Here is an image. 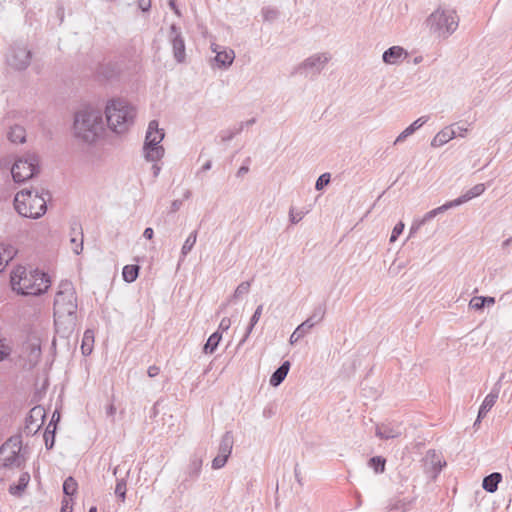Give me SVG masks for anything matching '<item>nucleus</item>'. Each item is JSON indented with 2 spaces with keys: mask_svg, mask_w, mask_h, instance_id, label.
Masks as SVG:
<instances>
[{
  "mask_svg": "<svg viewBox=\"0 0 512 512\" xmlns=\"http://www.w3.org/2000/svg\"><path fill=\"white\" fill-rule=\"evenodd\" d=\"M77 320V297L71 282L63 281L59 285L54 299V324L58 333H71Z\"/></svg>",
  "mask_w": 512,
  "mask_h": 512,
  "instance_id": "obj_1",
  "label": "nucleus"
},
{
  "mask_svg": "<svg viewBox=\"0 0 512 512\" xmlns=\"http://www.w3.org/2000/svg\"><path fill=\"white\" fill-rule=\"evenodd\" d=\"M50 285L49 276L39 269L18 266L11 273L12 289L21 295L36 296L43 294Z\"/></svg>",
  "mask_w": 512,
  "mask_h": 512,
  "instance_id": "obj_2",
  "label": "nucleus"
},
{
  "mask_svg": "<svg viewBox=\"0 0 512 512\" xmlns=\"http://www.w3.org/2000/svg\"><path fill=\"white\" fill-rule=\"evenodd\" d=\"M104 122L102 112L94 107H84L74 115L73 135L78 140L92 144L102 134Z\"/></svg>",
  "mask_w": 512,
  "mask_h": 512,
  "instance_id": "obj_3",
  "label": "nucleus"
},
{
  "mask_svg": "<svg viewBox=\"0 0 512 512\" xmlns=\"http://www.w3.org/2000/svg\"><path fill=\"white\" fill-rule=\"evenodd\" d=\"M429 33L439 39L449 38L459 26V16L456 10L439 6L425 20Z\"/></svg>",
  "mask_w": 512,
  "mask_h": 512,
  "instance_id": "obj_4",
  "label": "nucleus"
},
{
  "mask_svg": "<svg viewBox=\"0 0 512 512\" xmlns=\"http://www.w3.org/2000/svg\"><path fill=\"white\" fill-rule=\"evenodd\" d=\"M48 192L23 189L14 198V208L23 217L38 219L47 211Z\"/></svg>",
  "mask_w": 512,
  "mask_h": 512,
  "instance_id": "obj_5",
  "label": "nucleus"
},
{
  "mask_svg": "<svg viewBox=\"0 0 512 512\" xmlns=\"http://www.w3.org/2000/svg\"><path fill=\"white\" fill-rule=\"evenodd\" d=\"M105 115L108 127L113 132L122 134L133 124L135 109L125 100L115 99L107 103Z\"/></svg>",
  "mask_w": 512,
  "mask_h": 512,
  "instance_id": "obj_6",
  "label": "nucleus"
},
{
  "mask_svg": "<svg viewBox=\"0 0 512 512\" xmlns=\"http://www.w3.org/2000/svg\"><path fill=\"white\" fill-rule=\"evenodd\" d=\"M165 136L164 130L159 128L157 120H152L148 124L143 145V156L148 162H158L165 154V149L161 145Z\"/></svg>",
  "mask_w": 512,
  "mask_h": 512,
  "instance_id": "obj_7",
  "label": "nucleus"
},
{
  "mask_svg": "<svg viewBox=\"0 0 512 512\" xmlns=\"http://www.w3.org/2000/svg\"><path fill=\"white\" fill-rule=\"evenodd\" d=\"M26 461L22 453V438L20 435L10 437L0 447V467L20 468Z\"/></svg>",
  "mask_w": 512,
  "mask_h": 512,
  "instance_id": "obj_8",
  "label": "nucleus"
},
{
  "mask_svg": "<svg viewBox=\"0 0 512 512\" xmlns=\"http://www.w3.org/2000/svg\"><path fill=\"white\" fill-rule=\"evenodd\" d=\"M39 170L38 156L35 153H27L15 160L11 174L15 182L22 183L37 175Z\"/></svg>",
  "mask_w": 512,
  "mask_h": 512,
  "instance_id": "obj_9",
  "label": "nucleus"
},
{
  "mask_svg": "<svg viewBox=\"0 0 512 512\" xmlns=\"http://www.w3.org/2000/svg\"><path fill=\"white\" fill-rule=\"evenodd\" d=\"M32 52L24 43H14L6 54L7 65L16 71L27 69L31 63Z\"/></svg>",
  "mask_w": 512,
  "mask_h": 512,
  "instance_id": "obj_10",
  "label": "nucleus"
},
{
  "mask_svg": "<svg viewBox=\"0 0 512 512\" xmlns=\"http://www.w3.org/2000/svg\"><path fill=\"white\" fill-rule=\"evenodd\" d=\"M326 314V307L324 305L317 306L310 317L304 322L297 326L294 332L291 334L289 342L290 344L297 343L301 338L309 333V331L318 323H320Z\"/></svg>",
  "mask_w": 512,
  "mask_h": 512,
  "instance_id": "obj_11",
  "label": "nucleus"
},
{
  "mask_svg": "<svg viewBox=\"0 0 512 512\" xmlns=\"http://www.w3.org/2000/svg\"><path fill=\"white\" fill-rule=\"evenodd\" d=\"M210 48L216 54L214 61L217 67L226 69L232 65L235 59V52L232 49L222 47L216 43H212Z\"/></svg>",
  "mask_w": 512,
  "mask_h": 512,
  "instance_id": "obj_12",
  "label": "nucleus"
},
{
  "mask_svg": "<svg viewBox=\"0 0 512 512\" xmlns=\"http://www.w3.org/2000/svg\"><path fill=\"white\" fill-rule=\"evenodd\" d=\"M403 426L401 423L389 422L376 426L375 435L382 440L395 439L402 435Z\"/></svg>",
  "mask_w": 512,
  "mask_h": 512,
  "instance_id": "obj_13",
  "label": "nucleus"
},
{
  "mask_svg": "<svg viewBox=\"0 0 512 512\" xmlns=\"http://www.w3.org/2000/svg\"><path fill=\"white\" fill-rule=\"evenodd\" d=\"M170 36L171 43L173 48L174 58L178 63H181L185 59V43L184 39L181 36V32L176 27V25H171L170 27Z\"/></svg>",
  "mask_w": 512,
  "mask_h": 512,
  "instance_id": "obj_14",
  "label": "nucleus"
},
{
  "mask_svg": "<svg viewBox=\"0 0 512 512\" xmlns=\"http://www.w3.org/2000/svg\"><path fill=\"white\" fill-rule=\"evenodd\" d=\"M330 59L331 56L328 53H317L308 57L301 64V67L313 73H319L324 69Z\"/></svg>",
  "mask_w": 512,
  "mask_h": 512,
  "instance_id": "obj_15",
  "label": "nucleus"
},
{
  "mask_svg": "<svg viewBox=\"0 0 512 512\" xmlns=\"http://www.w3.org/2000/svg\"><path fill=\"white\" fill-rule=\"evenodd\" d=\"M23 353L31 367L35 366L41 358V344L39 339H30L23 347Z\"/></svg>",
  "mask_w": 512,
  "mask_h": 512,
  "instance_id": "obj_16",
  "label": "nucleus"
},
{
  "mask_svg": "<svg viewBox=\"0 0 512 512\" xmlns=\"http://www.w3.org/2000/svg\"><path fill=\"white\" fill-rule=\"evenodd\" d=\"M408 56L407 51L401 46H392L384 51L382 60L387 65H398Z\"/></svg>",
  "mask_w": 512,
  "mask_h": 512,
  "instance_id": "obj_17",
  "label": "nucleus"
},
{
  "mask_svg": "<svg viewBox=\"0 0 512 512\" xmlns=\"http://www.w3.org/2000/svg\"><path fill=\"white\" fill-rule=\"evenodd\" d=\"M499 391L493 390L491 391L484 399L482 405L479 408L477 419L474 423V426H476L478 423H480L481 419L486 416V414L490 411V409L494 406L496 403V400L498 398Z\"/></svg>",
  "mask_w": 512,
  "mask_h": 512,
  "instance_id": "obj_18",
  "label": "nucleus"
},
{
  "mask_svg": "<svg viewBox=\"0 0 512 512\" xmlns=\"http://www.w3.org/2000/svg\"><path fill=\"white\" fill-rule=\"evenodd\" d=\"M456 131L451 127H445L439 131L431 141L432 147H441L456 137Z\"/></svg>",
  "mask_w": 512,
  "mask_h": 512,
  "instance_id": "obj_19",
  "label": "nucleus"
},
{
  "mask_svg": "<svg viewBox=\"0 0 512 512\" xmlns=\"http://www.w3.org/2000/svg\"><path fill=\"white\" fill-rule=\"evenodd\" d=\"M485 189H486V187L484 184H482V183L476 184L475 186H473L472 188L467 190L464 194H462L461 196H459L458 198H456L454 200L457 203V206H460V205L470 201L471 199L482 195L484 193Z\"/></svg>",
  "mask_w": 512,
  "mask_h": 512,
  "instance_id": "obj_20",
  "label": "nucleus"
},
{
  "mask_svg": "<svg viewBox=\"0 0 512 512\" xmlns=\"http://www.w3.org/2000/svg\"><path fill=\"white\" fill-rule=\"evenodd\" d=\"M17 250L9 244L0 243V272L15 257Z\"/></svg>",
  "mask_w": 512,
  "mask_h": 512,
  "instance_id": "obj_21",
  "label": "nucleus"
},
{
  "mask_svg": "<svg viewBox=\"0 0 512 512\" xmlns=\"http://www.w3.org/2000/svg\"><path fill=\"white\" fill-rule=\"evenodd\" d=\"M290 369V362L285 361L278 367L270 377V385L273 387L279 386L286 378Z\"/></svg>",
  "mask_w": 512,
  "mask_h": 512,
  "instance_id": "obj_22",
  "label": "nucleus"
},
{
  "mask_svg": "<svg viewBox=\"0 0 512 512\" xmlns=\"http://www.w3.org/2000/svg\"><path fill=\"white\" fill-rule=\"evenodd\" d=\"M202 469V460L199 457H192L186 468L185 475L187 480H195L200 475Z\"/></svg>",
  "mask_w": 512,
  "mask_h": 512,
  "instance_id": "obj_23",
  "label": "nucleus"
},
{
  "mask_svg": "<svg viewBox=\"0 0 512 512\" xmlns=\"http://www.w3.org/2000/svg\"><path fill=\"white\" fill-rule=\"evenodd\" d=\"M74 235L70 239L72 250L75 254L79 255L83 249V234L79 224H74L71 228Z\"/></svg>",
  "mask_w": 512,
  "mask_h": 512,
  "instance_id": "obj_24",
  "label": "nucleus"
},
{
  "mask_svg": "<svg viewBox=\"0 0 512 512\" xmlns=\"http://www.w3.org/2000/svg\"><path fill=\"white\" fill-rule=\"evenodd\" d=\"M234 437L231 431H227L221 438L218 454H222L226 457H230L233 449Z\"/></svg>",
  "mask_w": 512,
  "mask_h": 512,
  "instance_id": "obj_25",
  "label": "nucleus"
},
{
  "mask_svg": "<svg viewBox=\"0 0 512 512\" xmlns=\"http://www.w3.org/2000/svg\"><path fill=\"white\" fill-rule=\"evenodd\" d=\"M502 480V475L494 472L483 479V489L489 493H494L497 490L498 484Z\"/></svg>",
  "mask_w": 512,
  "mask_h": 512,
  "instance_id": "obj_26",
  "label": "nucleus"
},
{
  "mask_svg": "<svg viewBox=\"0 0 512 512\" xmlns=\"http://www.w3.org/2000/svg\"><path fill=\"white\" fill-rule=\"evenodd\" d=\"M7 137L12 143H24L26 141V131L24 127L14 125L10 127Z\"/></svg>",
  "mask_w": 512,
  "mask_h": 512,
  "instance_id": "obj_27",
  "label": "nucleus"
},
{
  "mask_svg": "<svg viewBox=\"0 0 512 512\" xmlns=\"http://www.w3.org/2000/svg\"><path fill=\"white\" fill-rule=\"evenodd\" d=\"M29 481L30 474L28 472L22 473L18 479V483L10 486L9 492L15 496L21 495L22 492L26 489Z\"/></svg>",
  "mask_w": 512,
  "mask_h": 512,
  "instance_id": "obj_28",
  "label": "nucleus"
},
{
  "mask_svg": "<svg viewBox=\"0 0 512 512\" xmlns=\"http://www.w3.org/2000/svg\"><path fill=\"white\" fill-rule=\"evenodd\" d=\"M94 344V333L92 330H86L84 332L81 344L82 354L87 356L90 355L93 350Z\"/></svg>",
  "mask_w": 512,
  "mask_h": 512,
  "instance_id": "obj_29",
  "label": "nucleus"
},
{
  "mask_svg": "<svg viewBox=\"0 0 512 512\" xmlns=\"http://www.w3.org/2000/svg\"><path fill=\"white\" fill-rule=\"evenodd\" d=\"M221 339L222 335L218 331L211 334L203 347V352L205 354H213L217 349Z\"/></svg>",
  "mask_w": 512,
  "mask_h": 512,
  "instance_id": "obj_30",
  "label": "nucleus"
},
{
  "mask_svg": "<svg viewBox=\"0 0 512 512\" xmlns=\"http://www.w3.org/2000/svg\"><path fill=\"white\" fill-rule=\"evenodd\" d=\"M138 273H139V266L126 265L122 271L123 279L128 283H132L137 279Z\"/></svg>",
  "mask_w": 512,
  "mask_h": 512,
  "instance_id": "obj_31",
  "label": "nucleus"
},
{
  "mask_svg": "<svg viewBox=\"0 0 512 512\" xmlns=\"http://www.w3.org/2000/svg\"><path fill=\"white\" fill-rule=\"evenodd\" d=\"M197 241V231H193L185 240L182 248H181V260H183L187 254L192 250L195 243Z\"/></svg>",
  "mask_w": 512,
  "mask_h": 512,
  "instance_id": "obj_32",
  "label": "nucleus"
},
{
  "mask_svg": "<svg viewBox=\"0 0 512 512\" xmlns=\"http://www.w3.org/2000/svg\"><path fill=\"white\" fill-rule=\"evenodd\" d=\"M77 488H78V484L73 477L69 476L68 478L65 479V481L63 483V492L65 495H67V496L74 495L77 491Z\"/></svg>",
  "mask_w": 512,
  "mask_h": 512,
  "instance_id": "obj_33",
  "label": "nucleus"
},
{
  "mask_svg": "<svg viewBox=\"0 0 512 512\" xmlns=\"http://www.w3.org/2000/svg\"><path fill=\"white\" fill-rule=\"evenodd\" d=\"M410 502L404 499L395 500L389 505L392 512H405L409 508Z\"/></svg>",
  "mask_w": 512,
  "mask_h": 512,
  "instance_id": "obj_34",
  "label": "nucleus"
},
{
  "mask_svg": "<svg viewBox=\"0 0 512 512\" xmlns=\"http://www.w3.org/2000/svg\"><path fill=\"white\" fill-rule=\"evenodd\" d=\"M279 12L276 8L273 7H264L262 9V17L264 21L273 22L277 19Z\"/></svg>",
  "mask_w": 512,
  "mask_h": 512,
  "instance_id": "obj_35",
  "label": "nucleus"
},
{
  "mask_svg": "<svg viewBox=\"0 0 512 512\" xmlns=\"http://www.w3.org/2000/svg\"><path fill=\"white\" fill-rule=\"evenodd\" d=\"M385 462L384 458L375 456L369 460V466L372 467L376 473L383 472L385 469Z\"/></svg>",
  "mask_w": 512,
  "mask_h": 512,
  "instance_id": "obj_36",
  "label": "nucleus"
},
{
  "mask_svg": "<svg viewBox=\"0 0 512 512\" xmlns=\"http://www.w3.org/2000/svg\"><path fill=\"white\" fill-rule=\"evenodd\" d=\"M251 283L249 281H244L240 283L237 288L235 289V292L233 294V298H240L241 296L247 294L250 290Z\"/></svg>",
  "mask_w": 512,
  "mask_h": 512,
  "instance_id": "obj_37",
  "label": "nucleus"
},
{
  "mask_svg": "<svg viewBox=\"0 0 512 512\" xmlns=\"http://www.w3.org/2000/svg\"><path fill=\"white\" fill-rule=\"evenodd\" d=\"M115 494L124 501L126 498V481L125 479H120L117 481L116 487H115Z\"/></svg>",
  "mask_w": 512,
  "mask_h": 512,
  "instance_id": "obj_38",
  "label": "nucleus"
},
{
  "mask_svg": "<svg viewBox=\"0 0 512 512\" xmlns=\"http://www.w3.org/2000/svg\"><path fill=\"white\" fill-rule=\"evenodd\" d=\"M330 178L331 176L329 173H323L322 175H320L316 181L315 189L318 191L322 190L325 186H327L330 183Z\"/></svg>",
  "mask_w": 512,
  "mask_h": 512,
  "instance_id": "obj_39",
  "label": "nucleus"
},
{
  "mask_svg": "<svg viewBox=\"0 0 512 512\" xmlns=\"http://www.w3.org/2000/svg\"><path fill=\"white\" fill-rule=\"evenodd\" d=\"M229 457H226L222 454H217V456L212 460V468L215 470L221 469L227 463Z\"/></svg>",
  "mask_w": 512,
  "mask_h": 512,
  "instance_id": "obj_40",
  "label": "nucleus"
},
{
  "mask_svg": "<svg viewBox=\"0 0 512 512\" xmlns=\"http://www.w3.org/2000/svg\"><path fill=\"white\" fill-rule=\"evenodd\" d=\"M485 306V299L482 296L473 297L469 302V307L474 310H481Z\"/></svg>",
  "mask_w": 512,
  "mask_h": 512,
  "instance_id": "obj_41",
  "label": "nucleus"
},
{
  "mask_svg": "<svg viewBox=\"0 0 512 512\" xmlns=\"http://www.w3.org/2000/svg\"><path fill=\"white\" fill-rule=\"evenodd\" d=\"M54 433H55V427L53 428V430H50L47 428L45 431L44 440H45V445H46L47 449H51L54 445V437H55Z\"/></svg>",
  "mask_w": 512,
  "mask_h": 512,
  "instance_id": "obj_42",
  "label": "nucleus"
},
{
  "mask_svg": "<svg viewBox=\"0 0 512 512\" xmlns=\"http://www.w3.org/2000/svg\"><path fill=\"white\" fill-rule=\"evenodd\" d=\"M404 223L403 222H398L393 230H392V233H391V236H390V242H395L397 240V238L399 237V235L402 234L403 230H404Z\"/></svg>",
  "mask_w": 512,
  "mask_h": 512,
  "instance_id": "obj_43",
  "label": "nucleus"
},
{
  "mask_svg": "<svg viewBox=\"0 0 512 512\" xmlns=\"http://www.w3.org/2000/svg\"><path fill=\"white\" fill-rule=\"evenodd\" d=\"M304 217V213L302 211H295L294 208H291L289 211V220L292 224H297Z\"/></svg>",
  "mask_w": 512,
  "mask_h": 512,
  "instance_id": "obj_44",
  "label": "nucleus"
},
{
  "mask_svg": "<svg viewBox=\"0 0 512 512\" xmlns=\"http://www.w3.org/2000/svg\"><path fill=\"white\" fill-rule=\"evenodd\" d=\"M453 207H457V203L455 202V200L448 201L445 204H443L442 206H439V207L433 209V211L435 212V214L437 216L439 214L446 212L448 209L453 208Z\"/></svg>",
  "mask_w": 512,
  "mask_h": 512,
  "instance_id": "obj_45",
  "label": "nucleus"
},
{
  "mask_svg": "<svg viewBox=\"0 0 512 512\" xmlns=\"http://www.w3.org/2000/svg\"><path fill=\"white\" fill-rule=\"evenodd\" d=\"M423 225V221L420 219H415L410 227L408 238L413 237Z\"/></svg>",
  "mask_w": 512,
  "mask_h": 512,
  "instance_id": "obj_46",
  "label": "nucleus"
},
{
  "mask_svg": "<svg viewBox=\"0 0 512 512\" xmlns=\"http://www.w3.org/2000/svg\"><path fill=\"white\" fill-rule=\"evenodd\" d=\"M263 311V305L260 304L254 311L252 317L250 318V323H252V326H255L258 321L260 320V317L262 315Z\"/></svg>",
  "mask_w": 512,
  "mask_h": 512,
  "instance_id": "obj_47",
  "label": "nucleus"
},
{
  "mask_svg": "<svg viewBox=\"0 0 512 512\" xmlns=\"http://www.w3.org/2000/svg\"><path fill=\"white\" fill-rule=\"evenodd\" d=\"M72 511H73L72 499L64 498L61 503L60 512H72Z\"/></svg>",
  "mask_w": 512,
  "mask_h": 512,
  "instance_id": "obj_48",
  "label": "nucleus"
},
{
  "mask_svg": "<svg viewBox=\"0 0 512 512\" xmlns=\"http://www.w3.org/2000/svg\"><path fill=\"white\" fill-rule=\"evenodd\" d=\"M34 417H39L42 419L44 417V410L39 406L32 408L29 418L33 419Z\"/></svg>",
  "mask_w": 512,
  "mask_h": 512,
  "instance_id": "obj_49",
  "label": "nucleus"
},
{
  "mask_svg": "<svg viewBox=\"0 0 512 512\" xmlns=\"http://www.w3.org/2000/svg\"><path fill=\"white\" fill-rule=\"evenodd\" d=\"M9 353V348L0 339V361H3L6 357H8Z\"/></svg>",
  "mask_w": 512,
  "mask_h": 512,
  "instance_id": "obj_50",
  "label": "nucleus"
},
{
  "mask_svg": "<svg viewBox=\"0 0 512 512\" xmlns=\"http://www.w3.org/2000/svg\"><path fill=\"white\" fill-rule=\"evenodd\" d=\"M231 326V319L228 317H224L219 324L218 329L221 331H227Z\"/></svg>",
  "mask_w": 512,
  "mask_h": 512,
  "instance_id": "obj_51",
  "label": "nucleus"
},
{
  "mask_svg": "<svg viewBox=\"0 0 512 512\" xmlns=\"http://www.w3.org/2000/svg\"><path fill=\"white\" fill-rule=\"evenodd\" d=\"M410 135H411V133H410V132H407V128H406V129H404V130H403V131L398 135V137L395 139V141H394V145H397V144H399V143H402V142H403V141H405V139H406L407 137H409Z\"/></svg>",
  "mask_w": 512,
  "mask_h": 512,
  "instance_id": "obj_52",
  "label": "nucleus"
},
{
  "mask_svg": "<svg viewBox=\"0 0 512 512\" xmlns=\"http://www.w3.org/2000/svg\"><path fill=\"white\" fill-rule=\"evenodd\" d=\"M255 122H256L255 118H251V119H249V120H247V121L241 122V123L239 124V127H238V128H236V133H241V132H242V130H243L245 127H248V126H250V125H253Z\"/></svg>",
  "mask_w": 512,
  "mask_h": 512,
  "instance_id": "obj_53",
  "label": "nucleus"
},
{
  "mask_svg": "<svg viewBox=\"0 0 512 512\" xmlns=\"http://www.w3.org/2000/svg\"><path fill=\"white\" fill-rule=\"evenodd\" d=\"M139 8L146 12L151 7V0H137Z\"/></svg>",
  "mask_w": 512,
  "mask_h": 512,
  "instance_id": "obj_54",
  "label": "nucleus"
},
{
  "mask_svg": "<svg viewBox=\"0 0 512 512\" xmlns=\"http://www.w3.org/2000/svg\"><path fill=\"white\" fill-rule=\"evenodd\" d=\"M238 133H236V129L233 131V130H228L226 132L223 133L222 135V141L226 142V141H230L234 138L235 135H237Z\"/></svg>",
  "mask_w": 512,
  "mask_h": 512,
  "instance_id": "obj_55",
  "label": "nucleus"
},
{
  "mask_svg": "<svg viewBox=\"0 0 512 512\" xmlns=\"http://www.w3.org/2000/svg\"><path fill=\"white\" fill-rule=\"evenodd\" d=\"M434 217H436V214L432 209L429 212H427L422 218H420V220L423 221V224H426L428 221L432 220Z\"/></svg>",
  "mask_w": 512,
  "mask_h": 512,
  "instance_id": "obj_56",
  "label": "nucleus"
},
{
  "mask_svg": "<svg viewBox=\"0 0 512 512\" xmlns=\"http://www.w3.org/2000/svg\"><path fill=\"white\" fill-rule=\"evenodd\" d=\"M160 372V369L159 367L153 365V366H150L147 370V374L149 377L153 378L155 376H157Z\"/></svg>",
  "mask_w": 512,
  "mask_h": 512,
  "instance_id": "obj_57",
  "label": "nucleus"
},
{
  "mask_svg": "<svg viewBox=\"0 0 512 512\" xmlns=\"http://www.w3.org/2000/svg\"><path fill=\"white\" fill-rule=\"evenodd\" d=\"M181 206H182V201L181 200H174L171 203L170 212L171 213L177 212L181 208Z\"/></svg>",
  "mask_w": 512,
  "mask_h": 512,
  "instance_id": "obj_58",
  "label": "nucleus"
},
{
  "mask_svg": "<svg viewBox=\"0 0 512 512\" xmlns=\"http://www.w3.org/2000/svg\"><path fill=\"white\" fill-rule=\"evenodd\" d=\"M427 120L428 118L423 116L416 119L412 124L416 129H419L420 127H422V125H424L427 122Z\"/></svg>",
  "mask_w": 512,
  "mask_h": 512,
  "instance_id": "obj_59",
  "label": "nucleus"
},
{
  "mask_svg": "<svg viewBox=\"0 0 512 512\" xmlns=\"http://www.w3.org/2000/svg\"><path fill=\"white\" fill-rule=\"evenodd\" d=\"M153 235H154V231H153V229H152V228H150V227L146 228V229L144 230V232H143V236H144V238H146V239H148V240L152 239V238H153Z\"/></svg>",
  "mask_w": 512,
  "mask_h": 512,
  "instance_id": "obj_60",
  "label": "nucleus"
},
{
  "mask_svg": "<svg viewBox=\"0 0 512 512\" xmlns=\"http://www.w3.org/2000/svg\"><path fill=\"white\" fill-rule=\"evenodd\" d=\"M59 419H60V414H59V412L55 411V412L53 413V415H52V419H51V421H50V423H49V425H48V427H47V428H48V429H50V428H51V426H52L55 422L59 421Z\"/></svg>",
  "mask_w": 512,
  "mask_h": 512,
  "instance_id": "obj_61",
  "label": "nucleus"
},
{
  "mask_svg": "<svg viewBox=\"0 0 512 512\" xmlns=\"http://www.w3.org/2000/svg\"><path fill=\"white\" fill-rule=\"evenodd\" d=\"M116 413V407L113 404H110L106 408V414L107 416H114Z\"/></svg>",
  "mask_w": 512,
  "mask_h": 512,
  "instance_id": "obj_62",
  "label": "nucleus"
},
{
  "mask_svg": "<svg viewBox=\"0 0 512 512\" xmlns=\"http://www.w3.org/2000/svg\"><path fill=\"white\" fill-rule=\"evenodd\" d=\"M168 5L175 12L176 15L180 16V11L176 6L175 0H169Z\"/></svg>",
  "mask_w": 512,
  "mask_h": 512,
  "instance_id": "obj_63",
  "label": "nucleus"
},
{
  "mask_svg": "<svg viewBox=\"0 0 512 512\" xmlns=\"http://www.w3.org/2000/svg\"><path fill=\"white\" fill-rule=\"evenodd\" d=\"M153 163H154L152 166L153 176L157 177L161 171V167L156 162H153Z\"/></svg>",
  "mask_w": 512,
  "mask_h": 512,
  "instance_id": "obj_64",
  "label": "nucleus"
}]
</instances>
